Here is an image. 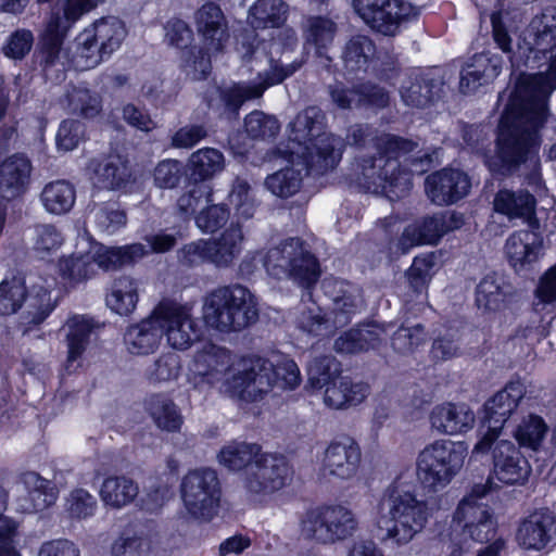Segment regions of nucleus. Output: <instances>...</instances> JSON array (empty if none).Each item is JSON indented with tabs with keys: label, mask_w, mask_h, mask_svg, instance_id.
<instances>
[{
	"label": "nucleus",
	"mask_w": 556,
	"mask_h": 556,
	"mask_svg": "<svg viewBox=\"0 0 556 556\" xmlns=\"http://www.w3.org/2000/svg\"><path fill=\"white\" fill-rule=\"evenodd\" d=\"M139 301L138 282L132 277L123 275L113 280L106 294V305L121 316L134 313Z\"/></svg>",
	"instance_id": "nucleus-36"
},
{
	"label": "nucleus",
	"mask_w": 556,
	"mask_h": 556,
	"mask_svg": "<svg viewBox=\"0 0 556 556\" xmlns=\"http://www.w3.org/2000/svg\"><path fill=\"white\" fill-rule=\"evenodd\" d=\"M302 170L292 166H286L270 175L265 179V187L276 197L288 199L296 194L303 182Z\"/></svg>",
	"instance_id": "nucleus-48"
},
{
	"label": "nucleus",
	"mask_w": 556,
	"mask_h": 556,
	"mask_svg": "<svg viewBox=\"0 0 556 556\" xmlns=\"http://www.w3.org/2000/svg\"><path fill=\"white\" fill-rule=\"evenodd\" d=\"M467 456L465 442L435 440L417 457L416 475L420 483L430 490L447 485L463 468Z\"/></svg>",
	"instance_id": "nucleus-7"
},
{
	"label": "nucleus",
	"mask_w": 556,
	"mask_h": 556,
	"mask_svg": "<svg viewBox=\"0 0 556 556\" xmlns=\"http://www.w3.org/2000/svg\"><path fill=\"white\" fill-rule=\"evenodd\" d=\"M530 29L525 65L539 68L556 48V11L553 14L544 12L540 17H534Z\"/></svg>",
	"instance_id": "nucleus-20"
},
{
	"label": "nucleus",
	"mask_w": 556,
	"mask_h": 556,
	"mask_svg": "<svg viewBox=\"0 0 556 556\" xmlns=\"http://www.w3.org/2000/svg\"><path fill=\"white\" fill-rule=\"evenodd\" d=\"M94 223L100 231L113 235L126 226L127 214L118 202H103L96 211Z\"/></svg>",
	"instance_id": "nucleus-56"
},
{
	"label": "nucleus",
	"mask_w": 556,
	"mask_h": 556,
	"mask_svg": "<svg viewBox=\"0 0 556 556\" xmlns=\"http://www.w3.org/2000/svg\"><path fill=\"white\" fill-rule=\"evenodd\" d=\"M144 409L160 430L168 433L180 432L184 416L176 403L166 394L154 393L148 396Z\"/></svg>",
	"instance_id": "nucleus-31"
},
{
	"label": "nucleus",
	"mask_w": 556,
	"mask_h": 556,
	"mask_svg": "<svg viewBox=\"0 0 556 556\" xmlns=\"http://www.w3.org/2000/svg\"><path fill=\"white\" fill-rule=\"evenodd\" d=\"M525 394L526 386L517 378L508 381L502 390L485 401L480 417V430L485 431L475 444L472 454H486L491 451Z\"/></svg>",
	"instance_id": "nucleus-9"
},
{
	"label": "nucleus",
	"mask_w": 556,
	"mask_h": 556,
	"mask_svg": "<svg viewBox=\"0 0 556 556\" xmlns=\"http://www.w3.org/2000/svg\"><path fill=\"white\" fill-rule=\"evenodd\" d=\"M517 291L497 273L481 278L475 289V304L483 314H494L510 307L517 301Z\"/></svg>",
	"instance_id": "nucleus-19"
},
{
	"label": "nucleus",
	"mask_w": 556,
	"mask_h": 556,
	"mask_svg": "<svg viewBox=\"0 0 556 556\" xmlns=\"http://www.w3.org/2000/svg\"><path fill=\"white\" fill-rule=\"evenodd\" d=\"M34 41L35 37L30 29L17 28L5 38L1 52L7 59L20 62L29 54Z\"/></svg>",
	"instance_id": "nucleus-57"
},
{
	"label": "nucleus",
	"mask_w": 556,
	"mask_h": 556,
	"mask_svg": "<svg viewBox=\"0 0 556 556\" xmlns=\"http://www.w3.org/2000/svg\"><path fill=\"white\" fill-rule=\"evenodd\" d=\"M94 174L99 186L108 190L126 188L131 177L128 163L119 157H109L98 163Z\"/></svg>",
	"instance_id": "nucleus-45"
},
{
	"label": "nucleus",
	"mask_w": 556,
	"mask_h": 556,
	"mask_svg": "<svg viewBox=\"0 0 556 556\" xmlns=\"http://www.w3.org/2000/svg\"><path fill=\"white\" fill-rule=\"evenodd\" d=\"M213 193L212 185L188 181L185 192L177 199L178 213L186 219L194 217L199 207L213 202Z\"/></svg>",
	"instance_id": "nucleus-49"
},
{
	"label": "nucleus",
	"mask_w": 556,
	"mask_h": 556,
	"mask_svg": "<svg viewBox=\"0 0 556 556\" xmlns=\"http://www.w3.org/2000/svg\"><path fill=\"white\" fill-rule=\"evenodd\" d=\"M124 30L116 23L101 18L75 39L76 55L83 68H93L121 47Z\"/></svg>",
	"instance_id": "nucleus-12"
},
{
	"label": "nucleus",
	"mask_w": 556,
	"mask_h": 556,
	"mask_svg": "<svg viewBox=\"0 0 556 556\" xmlns=\"http://www.w3.org/2000/svg\"><path fill=\"white\" fill-rule=\"evenodd\" d=\"M475 420V413L466 404L446 402L435 405L430 413L431 427L443 434L465 433Z\"/></svg>",
	"instance_id": "nucleus-28"
},
{
	"label": "nucleus",
	"mask_w": 556,
	"mask_h": 556,
	"mask_svg": "<svg viewBox=\"0 0 556 556\" xmlns=\"http://www.w3.org/2000/svg\"><path fill=\"white\" fill-rule=\"evenodd\" d=\"M492 463L494 477L507 485H521L531 473V466L520 448L507 440L495 443Z\"/></svg>",
	"instance_id": "nucleus-18"
},
{
	"label": "nucleus",
	"mask_w": 556,
	"mask_h": 556,
	"mask_svg": "<svg viewBox=\"0 0 556 556\" xmlns=\"http://www.w3.org/2000/svg\"><path fill=\"white\" fill-rule=\"evenodd\" d=\"M266 378L267 387L271 388L273 379L269 375L264 377L254 367H244L242 370L232 374L225 381L226 392L233 399L247 403L261 400L267 390L262 389L263 379Z\"/></svg>",
	"instance_id": "nucleus-30"
},
{
	"label": "nucleus",
	"mask_w": 556,
	"mask_h": 556,
	"mask_svg": "<svg viewBox=\"0 0 556 556\" xmlns=\"http://www.w3.org/2000/svg\"><path fill=\"white\" fill-rule=\"evenodd\" d=\"M337 30V24L327 16L314 15L307 18L305 39L314 47L317 59L327 63L332 61L329 49L333 43Z\"/></svg>",
	"instance_id": "nucleus-35"
},
{
	"label": "nucleus",
	"mask_w": 556,
	"mask_h": 556,
	"mask_svg": "<svg viewBox=\"0 0 556 556\" xmlns=\"http://www.w3.org/2000/svg\"><path fill=\"white\" fill-rule=\"evenodd\" d=\"M58 268L61 278L71 286L86 281L94 275V262L85 255L61 257L58 262Z\"/></svg>",
	"instance_id": "nucleus-51"
},
{
	"label": "nucleus",
	"mask_w": 556,
	"mask_h": 556,
	"mask_svg": "<svg viewBox=\"0 0 556 556\" xmlns=\"http://www.w3.org/2000/svg\"><path fill=\"white\" fill-rule=\"evenodd\" d=\"M357 522L343 506H318L305 513L301 528L305 535L321 543H333L353 534Z\"/></svg>",
	"instance_id": "nucleus-11"
},
{
	"label": "nucleus",
	"mask_w": 556,
	"mask_h": 556,
	"mask_svg": "<svg viewBox=\"0 0 556 556\" xmlns=\"http://www.w3.org/2000/svg\"><path fill=\"white\" fill-rule=\"evenodd\" d=\"M244 129L254 140L273 139L279 134L280 125L276 117L255 110L244 117Z\"/></svg>",
	"instance_id": "nucleus-58"
},
{
	"label": "nucleus",
	"mask_w": 556,
	"mask_h": 556,
	"mask_svg": "<svg viewBox=\"0 0 556 556\" xmlns=\"http://www.w3.org/2000/svg\"><path fill=\"white\" fill-rule=\"evenodd\" d=\"M260 455V445L243 442L223 446L217 454V459L228 470L239 471L255 463Z\"/></svg>",
	"instance_id": "nucleus-47"
},
{
	"label": "nucleus",
	"mask_w": 556,
	"mask_h": 556,
	"mask_svg": "<svg viewBox=\"0 0 556 556\" xmlns=\"http://www.w3.org/2000/svg\"><path fill=\"white\" fill-rule=\"evenodd\" d=\"M188 181L212 185V178L225 167L224 154L215 148H202L193 152L186 164Z\"/></svg>",
	"instance_id": "nucleus-33"
},
{
	"label": "nucleus",
	"mask_w": 556,
	"mask_h": 556,
	"mask_svg": "<svg viewBox=\"0 0 556 556\" xmlns=\"http://www.w3.org/2000/svg\"><path fill=\"white\" fill-rule=\"evenodd\" d=\"M383 498L389 504V516L378 521L382 541L401 546L409 543L428 521V506L410 491L401 490L397 480L386 489Z\"/></svg>",
	"instance_id": "nucleus-5"
},
{
	"label": "nucleus",
	"mask_w": 556,
	"mask_h": 556,
	"mask_svg": "<svg viewBox=\"0 0 556 556\" xmlns=\"http://www.w3.org/2000/svg\"><path fill=\"white\" fill-rule=\"evenodd\" d=\"M441 90V83L437 78L430 74H420L404 88L402 99L409 106L426 109L434 104Z\"/></svg>",
	"instance_id": "nucleus-38"
},
{
	"label": "nucleus",
	"mask_w": 556,
	"mask_h": 556,
	"mask_svg": "<svg viewBox=\"0 0 556 556\" xmlns=\"http://www.w3.org/2000/svg\"><path fill=\"white\" fill-rule=\"evenodd\" d=\"M429 201L451 206L465 199L471 190V178L464 169L445 166L428 174L424 182Z\"/></svg>",
	"instance_id": "nucleus-14"
},
{
	"label": "nucleus",
	"mask_w": 556,
	"mask_h": 556,
	"mask_svg": "<svg viewBox=\"0 0 556 556\" xmlns=\"http://www.w3.org/2000/svg\"><path fill=\"white\" fill-rule=\"evenodd\" d=\"M230 218V208L225 203H208L194 216L197 227L204 233L223 229Z\"/></svg>",
	"instance_id": "nucleus-54"
},
{
	"label": "nucleus",
	"mask_w": 556,
	"mask_h": 556,
	"mask_svg": "<svg viewBox=\"0 0 556 556\" xmlns=\"http://www.w3.org/2000/svg\"><path fill=\"white\" fill-rule=\"evenodd\" d=\"M425 327L417 324L413 327H399L391 337L392 349L400 354H410L425 342Z\"/></svg>",
	"instance_id": "nucleus-62"
},
{
	"label": "nucleus",
	"mask_w": 556,
	"mask_h": 556,
	"mask_svg": "<svg viewBox=\"0 0 556 556\" xmlns=\"http://www.w3.org/2000/svg\"><path fill=\"white\" fill-rule=\"evenodd\" d=\"M202 318L207 328L219 332L240 331L258 319L257 303L244 286L219 287L206 295Z\"/></svg>",
	"instance_id": "nucleus-4"
},
{
	"label": "nucleus",
	"mask_w": 556,
	"mask_h": 556,
	"mask_svg": "<svg viewBox=\"0 0 556 556\" xmlns=\"http://www.w3.org/2000/svg\"><path fill=\"white\" fill-rule=\"evenodd\" d=\"M153 327L160 328L162 336L174 327L186 326L190 321L189 311L173 300L163 299L147 317Z\"/></svg>",
	"instance_id": "nucleus-44"
},
{
	"label": "nucleus",
	"mask_w": 556,
	"mask_h": 556,
	"mask_svg": "<svg viewBox=\"0 0 556 556\" xmlns=\"http://www.w3.org/2000/svg\"><path fill=\"white\" fill-rule=\"evenodd\" d=\"M33 166L23 153H14L0 161V195L15 199L25 193Z\"/></svg>",
	"instance_id": "nucleus-27"
},
{
	"label": "nucleus",
	"mask_w": 556,
	"mask_h": 556,
	"mask_svg": "<svg viewBox=\"0 0 556 556\" xmlns=\"http://www.w3.org/2000/svg\"><path fill=\"white\" fill-rule=\"evenodd\" d=\"M458 124L463 148L472 154H484L490 144L488 126L483 124H470L464 121H459Z\"/></svg>",
	"instance_id": "nucleus-59"
},
{
	"label": "nucleus",
	"mask_w": 556,
	"mask_h": 556,
	"mask_svg": "<svg viewBox=\"0 0 556 556\" xmlns=\"http://www.w3.org/2000/svg\"><path fill=\"white\" fill-rule=\"evenodd\" d=\"M547 67L535 74H520L503 110L495 138L494 156L486 161L496 175L511 176L522 165H539L541 129L549 116L548 102L556 90V53Z\"/></svg>",
	"instance_id": "nucleus-1"
},
{
	"label": "nucleus",
	"mask_w": 556,
	"mask_h": 556,
	"mask_svg": "<svg viewBox=\"0 0 556 556\" xmlns=\"http://www.w3.org/2000/svg\"><path fill=\"white\" fill-rule=\"evenodd\" d=\"M177 481L176 466L166 475L165 481L162 479L152 485L147 493L143 504L149 511L161 509L173 496L174 488Z\"/></svg>",
	"instance_id": "nucleus-64"
},
{
	"label": "nucleus",
	"mask_w": 556,
	"mask_h": 556,
	"mask_svg": "<svg viewBox=\"0 0 556 556\" xmlns=\"http://www.w3.org/2000/svg\"><path fill=\"white\" fill-rule=\"evenodd\" d=\"M375 53L376 45L368 36H354L345 43L343 50L344 67L350 73H366Z\"/></svg>",
	"instance_id": "nucleus-41"
},
{
	"label": "nucleus",
	"mask_w": 556,
	"mask_h": 556,
	"mask_svg": "<svg viewBox=\"0 0 556 556\" xmlns=\"http://www.w3.org/2000/svg\"><path fill=\"white\" fill-rule=\"evenodd\" d=\"M417 143L412 139L390 132L375 138L374 155L362 156L356 162L354 180L364 192L383 195L392 202L402 200L413 188L412 172L403 166L400 157L412 153Z\"/></svg>",
	"instance_id": "nucleus-2"
},
{
	"label": "nucleus",
	"mask_w": 556,
	"mask_h": 556,
	"mask_svg": "<svg viewBox=\"0 0 556 556\" xmlns=\"http://www.w3.org/2000/svg\"><path fill=\"white\" fill-rule=\"evenodd\" d=\"M453 522L475 543H491L496 539L497 520L488 504L463 498L454 511Z\"/></svg>",
	"instance_id": "nucleus-16"
},
{
	"label": "nucleus",
	"mask_w": 556,
	"mask_h": 556,
	"mask_svg": "<svg viewBox=\"0 0 556 556\" xmlns=\"http://www.w3.org/2000/svg\"><path fill=\"white\" fill-rule=\"evenodd\" d=\"M536 198L528 189H500L493 199V210L509 219L523 218L538 226Z\"/></svg>",
	"instance_id": "nucleus-24"
},
{
	"label": "nucleus",
	"mask_w": 556,
	"mask_h": 556,
	"mask_svg": "<svg viewBox=\"0 0 556 556\" xmlns=\"http://www.w3.org/2000/svg\"><path fill=\"white\" fill-rule=\"evenodd\" d=\"M68 30L63 25L60 13H52L39 36L37 46L38 62L43 72L50 71L58 64Z\"/></svg>",
	"instance_id": "nucleus-29"
},
{
	"label": "nucleus",
	"mask_w": 556,
	"mask_h": 556,
	"mask_svg": "<svg viewBox=\"0 0 556 556\" xmlns=\"http://www.w3.org/2000/svg\"><path fill=\"white\" fill-rule=\"evenodd\" d=\"M293 466L281 454H261L255 459V470L245 478V489L255 495H271L290 485Z\"/></svg>",
	"instance_id": "nucleus-13"
},
{
	"label": "nucleus",
	"mask_w": 556,
	"mask_h": 556,
	"mask_svg": "<svg viewBox=\"0 0 556 556\" xmlns=\"http://www.w3.org/2000/svg\"><path fill=\"white\" fill-rule=\"evenodd\" d=\"M548 431V427L543 417L536 414H530L517 426L514 435L519 447L538 451Z\"/></svg>",
	"instance_id": "nucleus-50"
},
{
	"label": "nucleus",
	"mask_w": 556,
	"mask_h": 556,
	"mask_svg": "<svg viewBox=\"0 0 556 556\" xmlns=\"http://www.w3.org/2000/svg\"><path fill=\"white\" fill-rule=\"evenodd\" d=\"M24 282L4 279L0 283V315L15 314L23 305L26 298Z\"/></svg>",
	"instance_id": "nucleus-63"
},
{
	"label": "nucleus",
	"mask_w": 556,
	"mask_h": 556,
	"mask_svg": "<svg viewBox=\"0 0 556 556\" xmlns=\"http://www.w3.org/2000/svg\"><path fill=\"white\" fill-rule=\"evenodd\" d=\"M450 229L443 214L421 216L404 228L397 248L407 253L414 247L438 244Z\"/></svg>",
	"instance_id": "nucleus-21"
},
{
	"label": "nucleus",
	"mask_w": 556,
	"mask_h": 556,
	"mask_svg": "<svg viewBox=\"0 0 556 556\" xmlns=\"http://www.w3.org/2000/svg\"><path fill=\"white\" fill-rule=\"evenodd\" d=\"M263 265L268 275L275 278L287 275L305 290H313L323 273L318 257L300 237L287 238L269 249Z\"/></svg>",
	"instance_id": "nucleus-6"
},
{
	"label": "nucleus",
	"mask_w": 556,
	"mask_h": 556,
	"mask_svg": "<svg viewBox=\"0 0 556 556\" xmlns=\"http://www.w3.org/2000/svg\"><path fill=\"white\" fill-rule=\"evenodd\" d=\"M353 91L359 109L383 110L390 104V94L386 88L372 81L356 84Z\"/></svg>",
	"instance_id": "nucleus-53"
},
{
	"label": "nucleus",
	"mask_w": 556,
	"mask_h": 556,
	"mask_svg": "<svg viewBox=\"0 0 556 556\" xmlns=\"http://www.w3.org/2000/svg\"><path fill=\"white\" fill-rule=\"evenodd\" d=\"M86 139V125L78 119H63L55 135V144L59 151L75 150Z\"/></svg>",
	"instance_id": "nucleus-61"
},
{
	"label": "nucleus",
	"mask_w": 556,
	"mask_h": 556,
	"mask_svg": "<svg viewBox=\"0 0 556 556\" xmlns=\"http://www.w3.org/2000/svg\"><path fill=\"white\" fill-rule=\"evenodd\" d=\"M544 239L538 226L519 229L506 239L504 253L508 265L518 276H527L534 270L543 255Z\"/></svg>",
	"instance_id": "nucleus-15"
},
{
	"label": "nucleus",
	"mask_w": 556,
	"mask_h": 556,
	"mask_svg": "<svg viewBox=\"0 0 556 556\" xmlns=\"http://www.w3.org/2000/svg\"><path fill=\"white\" fill-rule=\"evenodd\" d=\"M147 254L148 250L146 247L137 242L99 250L94 256V262L105 270L117 269L123 266L134 265Z\"/></svg>",
	"instance_id": "nucleus-40"
},
{
	"label": "nucleus",
	"mask_w": 556,
	"mask_h": 556,
	"mask_svg": "<svg viewBox=\"0 0 556 556\" xmlns=\"http://www.w3.org/2000/svg\"><path fill=\"white\" fill-rule=\"evenodd\" d=\"M195 27L205 48L220 52L229 38V26L220 7L212 1L205 2L195 12Z\"/></svg>",
	"instance_id": "nucleus-22"
},
{
	"label": "nucleus",
	"mask_w": 556,
	"mask_h": 556,
	"mask_svg": "<svg viewBox=\"0 0 556 556\" xmlns=\"http://www.w3.org/2000/svg\"><path fill=\"white\" fill-rule=\"evenodd\" d=\"M361 463V448L357 442L344 437L341 441H331L325 451L324 469L341 479L353 477Z\"/></svg>",
	"instance_id": "nucleus-23"
},
{
	"label": "nucleus",
	"mask_w": 556,
	"mask_h": 556,
	"mask_svg": "<svg viewBox=\"0 0 556 556\" xmlns=\"http://www.w3.org/2000/svg\"><path fill=\"white\" fill-rule=\"evenodd\" d=\"M526 549L541 551L556 545V518L548 513H535L526 518L517 533Z\"/></svg>",
	"instance_id": "nucleus-26"
},
{
	"label": "nucleus",
	"mask_w": 556,
	"mask_h": 556,
	"mask_svg": "<svg viewBox=\"0 0 556 556\" xmlns=\"http://www.w3.org/2000/svg\"><path fill=\"white\" fill-rule=\"evenodd\" d=\"M502 56L477 53L460 71L459 90L475 92L480 86L492 83L502 72Z\"/></svg>",
	"instance_id": "nucleus-25"
},
{
	"label": "nucleus",
	"mask_w": 556,
	"mask_h": 556,
	"mask_svg": "<svg viewBox=\"0 0 556 556\" xmlns=\"http://www.w3.org/2000/svg\"><path fill=\"white\" fill-rule=\"evenodd\" d=\"M380 343V334L374 323H358L342 332L334 340V350L341 354H357L376 349Z\"/></svg>",
	"instance_id": "nucleus-34"
},
{
	"label": "nucleus",
	"mask_w": 556,
	"mask_h": 556,
	"mask_svg": "<svg viewBox=\"0 0 556 556\" xmlns=\"http://www.w3.org/2000/svg\"><path fill=\"white\" fill-rule=\"evenodd\" d=\"M40 200L47 212L62 215L72 210L76 201V189L65 179L48 182L41 193Z\"/></svg>",
	"instance_id": "nucleus-39"
},
{
	"label": "nucleus",
	"mask_w": 556,
	"mask_h": 556,
	"mask_svg": "<svg viewBox=\"0 0 556 556\" xmlns=\"http://www.w3.org/2000/svg\"><path fill=\"white\" fill-rule=\"evenodd\" d=\"M153 180L160 189H175L180 186L182 180L188 182L187 166L179 160H162L154 167Z\"/></svg>",
	"instance_id": "nucleus-52"
},
{
	"label": "nucleus",
	"mask_w": 556,
	"mask_h": 556,
	"mask_svg": "<svg viewBox=\"0 0 556 556\" xmlns=\"http://www.w3.org/2000/svg\"><path fill=\"white\" fill-rule=\"evenodd\" d=\"M138 492V484L125 476L105 478L100 489L103 502L116 508L131 503L137 497Z\"/></svg>",
	"instance_id": "nucleus-43"
},
{
	"label": "nucleus",
	"mask_w": 556,
	"mask_h": 556,
	"mask_svg": "<svg viewBox=\"0 0 556 556\" xmlns=\"http://www.w3.org/2000/svg\"><path fill=\"white\" fill-rule=\"evenodd\" d=\"M243 241L242 227L239 223H231L219 238L210 240L212 264L218 267H228L241 252Z\"/></svg>",
	"instance_id": "nucleus-37"
},
{
	"label": "nucleus",
	"mask_w": 556,
	"mask_h": 556,
	"mask_svg": "<svg viewBox=\"0 0 556 556\" xmlns=\"http://www.w3.org/2000/svg\"><path fill=\"white\" fill-rule=\"evenodd\" d=\"M434 265L435 261L432 253L414 257L406 271L407 282L414 294L419 295L427 291Z\"/></svg>",
	"instance_id": "nucleus-55"
},
{
	"label": "nucleus",
	"mask_w": 556,
	"mask_h": 556,
	"mask_svg": "<svg viewBox=\"0 0 556 556\" xmlns=\"http://www.w3.org/2000/svg\"><path fill=\"white\" fill-rule=\"evenodd\" d=\"M163 339L160 328L153 327L148 318L129 325L123 336L127 352L131 355H149L154 353Z\"/></svg>",
	"instance_id": "nucleus-32"
},
{
	"label": "nucleus",
	"mask_w": 556,
	"mask_h": 556,
	"mask_svg": "<svg viewBox=\"0 0 556 556\" xmlns=\"http://www.w3.org/2000/svg\"><path fill=\"white\" fill-rule=\"evenodd\" d=\"M250 13L255 28H279L287 21L288 7L282 0H257Z\"/></svg>",
	"instance_id": "nucleus-46"
},
{
	"label": "nucleus",
	"mask_w": 556,
	"mask_h": 556,
	"mask_svg": "<svg viewBox=\"0 0 556 556\" xmlns=\"http://www.w3.org/2000/svg\"><path fill=\"white\" fill-rule=\"evenodd\" d=\"M356 13L383 35H393L408 20L409 4L403 0H353Z\"/></svg>",
	"instance_id": "nucleus-17"
},
{
	"label": "nucleus",
	"mask_w": 556,
	"mask_h": 556,
	"mask_svg": "<svg viewBox=\"0 0 556 556\" xmlns=\"http://www.w3.org/2000/svg\"><path fill=\"white\" fill-rule=\"evenodd\" d=\"M67 357L66 363L72 365L86 352L93 330L92 319L75 315L67 320Z\"/></svg>",
	"instance_id": "nucleus-42"
},
{
	"label": "nucleus",
	"mask_w": 556,
	"mask_h": 556,
	"mask_svg": "<svg viewBox=\"0 0 556 556\" xmlns=\"http://www.w3.org/2000/svg\"><path fill=\"white\" fill-rule=\"evenodd\" d=\"M180 494L187 513L195 520L212 521L219 511L223 486L211 467L189 470L180 482Z\"/></svg>",
	"instance_id": "nucleus-8"
},
{
	"label": "nucleus",
	"mask_w": 556,
	"mask_h": 556,
	"mask_svg": "<svg viewBox=\"0 0 556 556\" xmlns=\"http://www.w3.org/2000/svg\"><path fill=\"white\" fill-rule=\"evenodd\" d=\"M168 45L178 49L179 68L194 81L205 80L212 72V59L207 48L193 43V31L180 18L167 22Z\"/></svg>",
	"instance_id": "nucleus-10"
},
{
	"label": "nucleus",
	"mask_w": 556,
	"mask_h": 556,
	"mask_svg": "<svg viewBox=\"0 0 556 556\" xmlns=\"http://www.w3.org/2000/svg\"><path fill=\"white\" fill-rule=\"evenodd\" d=\"M325 118L318 106H307L290 123V140L298 144V150L289 151V160L303 166L308 177L326 175L342 157L340 138L324 130Z\"/></svg>",
	"instance_id": "nucleus-3"
},
{
	"label": "nucleus",
	"mask_w": 556,
	"mask_h": 556,
	"mask_svg": "<svg viewBox=\"0 0 556 556\" xmlns=\"http://www.w3.org/2000/svg\"><path fill=\"white\" fill-rule=\"evenodd\" d=\"M181 370L180 357L176 352L162 353L147 369L150 381L162 382L177 379Z\"/></svg>",
	"instance_id": "nucleus-60"
}]
</instances>
